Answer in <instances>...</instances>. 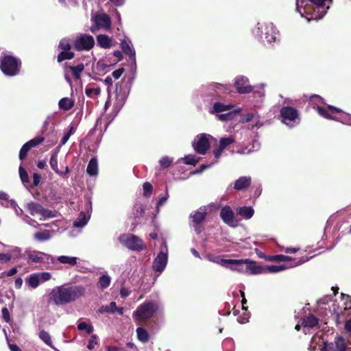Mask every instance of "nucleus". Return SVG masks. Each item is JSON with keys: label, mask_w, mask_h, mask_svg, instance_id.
Returning a JSON list of instances; mask_svg holds the SVG:
<instances>
[{"label": "nucleus", "mask_w": 351, "mask_h": 351, "mask_svg": "<svg viewBox=\"0 0 351 351\" xmlns=\"http://www.w3.org/2000/svg\"><path fill=\"white\" fill-rule=\"evenodd\" d=\"M332 0H296V10L307 21L322 19L330 8Z\"/></svg>", "instance_id": "1"}, {"label": "nucleus", "mask_w": 351, "mask_h": 351, "mask_svg": "<svg viewBox=\"0 0 351 351\" xmlns=\"http://www.w3.org/2000/svg\"><path fill=\"white\" fill-rule=\"evenodd\" d=\"M84 293V289L82 286L56 287L49 293V303L58 306L64 305L76 300Z\"/></svg>", "instance_id": "2"}, {"label": "nucleus", "mask_w": 351, "mask_h": 351, "mask_svg": "<svg viewBox=\"0 0 351 351\" xmlns=\"http://www.w3.org/2000/svg\"><path fill=\"white\" fill-rule=\"evenodd\" d=\"M319 114L327 119H332L341 121L343 123L351 124L349 122L350 117L349 114L343 112L341 109L328 105L326 108L319 106L316 107Z\"/></svg>", "instance_id": "3"}, {"label": "nucleus", "mask_w": 351, "mask_h": 351, "mask_svg": "<svg viewBox=\"0 0 351 351\" xmlns=\"http://www.w3.org/2000/svg\"><path fill=\"white\" fill-rule=\"evenodd\" d=\"M21 61L11 55L5 54L0 60V69L8 76H14L19 73Z\"/></svg>", "instance_id": "4"}, {"label": "nucleus", "mask_w": 351, "mask_h": 351, "mask_svg": "<svg viewBox=\"0 0 351 351\" xmlns=\"http://www.w3.org/2000/svg\"><path fill=\"white\" fill-rule=\"evenodd\" d=\"M241 108H234L232 105H224L219 102L214 104L210 112L216 114L218 119L222 121L231 120L234 117V113H239L241 112Z\"/></svg>", "instance_id": "5"}, {"label": "nucleus", "mask_w": 351, "mask_h": 351, "mask_svg": "<svg viewBox=\"0 0 351 351\" xmlns=\"http://www.w3.org/2000/svg\"><path fill=\"white\" fill-rule=\"evenodd\" d=\"M158 305L154 302H145L133 313V317L138 322H144L150 319L158 311Z\"/></svg>", "instance_id": "6"}, {"label": "nucleus", "mask_w": 351, "mask_h": 351, "mask_svg": "<svg viewBox=\"0 0 351 351\" xmlns=\"http://www.w3.org/2000/svg\"><path fill=\"white\" fill-rule=\"evenodd\" d=\"M26 208L31 215H40V220L55 218L58 215L57 211L45 208L41 204L33 202L27 203Z\"/></svg>", "instance_id": "7"}, {"label": "nucleus", "mask_w": 351, "mask_h": 351, "mask_svg": "<svg viewBox=\"0 0 351 351\" xmlns=\"http://www.w3.org/2000/svg\"><path fill=\"white\" fill-rule=\"evenodd\" d=\"M254 33L257 36L262 39H265V40L269 43L276 40L277 35L276 30L274 25L271 23H258Z\"/></svg>", "instance_id": "8"}, {"label": "nucleus", "mask_w": 351, "mask_h": 351, "mask_svg": "<svg viewBox=\"0 0 351 351\" xmlns=\"http://www.w3.org/2000/svg\"><path fill=\"white\" fill-rule=\"evenodd\" d=\"M119 241L123 245L132 250L140 251L146 247L142 239L130 234L121 235L119 237Z\"/></svg>", "instance_id": "9"}, {"label": "nucleus", "mask_w": 351, "mask_h": 351, "mask_svg": "<svg viewBox=\"0 0 351 351\" xmlns=\"http://www.w3.org/2000/svg\"><path fill=\"white\" fill-rule=\"evenodd\" d=\"M93 25L90 27V31L95 33L99 29L108 30L111 26V20L110 17L104 13L96 14L91 19Z\"/></svg>", "instance_id": "10"}, {"label": "nucleus", "mask_w": 351, "mask_h": 351, "mask_svg": "<svg viewBox=\"0 0 351 351\" xmlns=\"http://www.w3.org/2000/svg\"><path fill=\"white\" fill-rule=\"evenodd\" d=\"M282 122L289 127H293L299 123L298 110L292 107H283L280 110Z\"/></svg>", "instance_id": "11"}, {"label": "nucleus", "mask_w": 351, "mask_h": 351, "mask_svg": "<svg viewBox=\"0 0 351 351\" xmlns=\"http://www.w3.org/2000/svg\"><path fill=\"white\" fill-rule=\"evenodd\" d=\"M168 260V250L165 242L162 243V246L160 253L153 262V269L160 274L165 269Z\"/></svg>", "instance_id": "12"}, {"label": "nucleus", "mask_w": 351, "mask_h": 351, "mask_svg": "<svg viewBox=\"0 0 351 351\" xmlns=\"http://www.w3.org/2000/svg\"><path fill=\"white\" fill-rule=\"evenodd\" d=\"M318 351H350L348 347L346 340L338 337L335 338L334 342L324 343V345L319 346Z\"/></svg>", "instance_id": "13"}, {"label": "nucleus", "mask_w": 351, "mask_h": 351, "mask_svg": "<svg viewBox=\"0 0 351 351\" xmlns=\"http://www.w3.org/2000/svg\"><path fill=\"white\" fill-rule=\"evenodd\" d=\"M213 137L209 134L197 135L193 143V147L195 152L199 154H204L210 147V140Z\"/></svg>", "instance_id": "14"}, {"label": "nucleus", "mask_w": 351, "mask_h": 351, "mask_svg": "<svg viewBox=\"0 0 351 351\" xmlns=\"http://www.w3.org/2000/svg\"><path fill=\"white\" fill-rule=\"evenodd\" d=\"M95 40L92 36L81 34L74 41L75 49L77 51H88L93 47Z\"/></svg>", "instance_id": "15"}, {"label": "nucleus", "mask_w": 351, "mask_h": 351, "mask_svg": "<svg viewBox=\"0 0 351 351\" xmlns=\"http://www.w3.org/2000/svg\"><path fill=\"white\" fill-rule=\"evenodd\" d=\"M51 278L49 272L35 273L29 275L26 278V284L32 289L37 288L41 283H43Z\"/></svg>", "instance_id": "16"}, {"label": "nucleus", "mask_w": 351, "mask_h": 351, "mask_svg": "<svg viewBox=\"0 0 351 351\" xmlns=\"http://www.w3.org/2000/svg\"><path fill=\"white\" fill-rule=\"evenodd\" d=\"M206 215V208L205 207H201L190 215V217L192 219V226L197 234H200L202 232L201 223L204 220Z\"/></svg>", "instance_id": "17"}, {"label": "nucleus", "mask_w": 351, "mask_h": 351, "mask_svg": "<svg viewBox=\"0 0 351 351\" xmlns=\"http://www.w3.org/2000/svg\"><path fill=\"white\" fill-rule=\"evenodd\" d=\"M71 44L69 41L64 38L60 40L59 44V49L61 50L58 56V61L59 62L65 60H71L73 58L74 53L71 51Z\"/></svg>", "instance_id": "18"}, {"label": "nucleus", "mask_w": 351, "mask_h": 351, "mask_svg": "<svg viewBox=\"0 0 351 351\" xmlns=\"http://www.w3.org/2000/svg\"><path fill=\"white\" fill-rule=\"evenodd\" d=\"M308 260V258H300L299 261H294V263H291L290 265H289L288 263H284V264L280 265L267 266L266 267H264L265 273V272L278 273V272L282 271L287 269L299 266V265L304 263L305 262H306Z\"/></svg>", "instance_id": "19"}, {"label": "nucleus", "mask_w": 351, "mask_h": 351, "mask_svg": "<svg viewBox=\"0 0 351 351\" xmlns=\"http://www.w3.org/2000/svg\"><path fill=\"white\" fill-rule=\"evenodd\" d=\"M220 217L229 226L234 228L238 226V221L234 219V213L230 206H226L222 208Z\"/></svg>", "instance_id": "20"}, {"label": "nucleus", "mask_w": 351, "mask_h": 351, "mask_svg": "<svg viewBox=\"0 0 351 351\" xmlns=\"http://www.w3.org/2000/svg\"><path fill=\"white\" fill-rule=\"evenodd\" d=\"M27 262L35 263H44L48 262L50 256L43 252L31 250L27 252Z\"/></svg>", "instance_id": "21"}, {"label": "nucleus", "mask_w": 351, "mask_h": 351, "mask_svg": "<svg viewBox=\"0 0 351 351\" xmlns=\"http://www.w3.org/2000/svg\"><path fill=\"white\" fill-rule=\"evenodd\" d=\"M234 86L240 94L248 93L252 90V88L248 84V79L244 76H239L236 78Z\"/></svg>", "instance_id": "22"}, {"label": "nucleus", "mask_w": 351, "mask_h": 351, "mask_svg": "<svg viewBox=\"0 0 351 351\" xmlns=\"http://www.w3.org/2000/svg\"><path fill=\"white\" fill-rule=\"evenodd\" d=\"M226 261L228 265H226V267L229 268L232 271L243 274H245V263H249L245 259H228Z\"/></svg>", "instance_id": "23"}, {"label": "nucleus", "mask_w": 351, "mask_h": 351, "mask_svg": "<svg viewBox=\"0 0 351 351\" xmlns=\"http://www.w3.org/2000/svg\"><path fill=\"white\" fill-rule=\"evenodd\" d=\"M245 260H247L249 263H245V274L255 275L265 273L264 267L257 265L254 261L249 258Z\"/></svg>", "instance_id": "24"}, {"label": "nucleus", "mask_w": 351, "mask_h": 351, "mask_svg": "<svg viewBox=\"0 0 351 351\" xmlns=\"http://www.w3.org/2000/svg\"><path fill=\"white\" fill-rule=\"evenodd\" d=\"M121 47L123 52L128 56L129 58L135 62V51L131 41L128 38L123 39L121 43Z\"/></svg>", "instance_id": "25"}, {"label": "nucleus", "mask_w": 351, "mask_h": 351, "mask_svg": "<svg viewBox=\"0 0 351 351\" xmlns=\"http://www.w3.org/2000/svg\"><path fill=\"white\" fill-rule=\"evenodd\" d=\"M302 326L304 332H309L311 329L317 328L318 319L314 315L308 316L303 320Z\"/></svg>", "instance_id": "26"}, {"label": "nucleus", "mask_w": 351, "mask_h": 351, "mask_svg": "<svg viewBox=\"0 0 351 351\" xmlns=\"http://www.w3.org/2000/svg\"><path fill=\"white\" fill-rule=\"evenodd\" d=\"M250 121H254V124L252 125V128H260L262 126V123L260 122L259 116L256 113H247L243 115L241 123H248Z\"/></svg>", "instance_id": "27"}, {"label": "nucleus", "mask_w": 351, "mask_h": 351, "mask_svg": "<svg viewBox=\"0 0 351 351\" xmlns=\"http://www.w3.org/2000/svg\"><path fill=\"white\" fill-rule=\"evenodd\" d=\"M234 140L232 138H221L219 141V147L214 151L215 158L217 160L221 155L223 149L229 145L233 143Z\"/></svg>", "instance_id": "28"}, {"label": "nucleus", "mask_w": 351, "mask_h": 351, "mask_svg": "<svg viewBox=\"0 0 351 351\" xmlns=\"http://www.w3.org/2000/svg\"><path fill=\"white\" fill-rule=\"evenodd\" d=\"M252 179L250 176L240 177L235 181L234 188L238 191L245 189L250 185Z\"/></svg>", "instance_id": "29"}, {"label": "nucleus", "mask_w": 351, "mask_h": 351, "mask_svg": "<svg viewBox=\"0 0 351 351\" xmlns=\"http://www.w3.org/2000/svg\"><path fill=\"white\" fill-rule=\"evenodd\" d=\"M54 230H49L38 231L34 234V238L35 240L40 242L46 241L52 237V235L54 234Z\"/></svg>", "instance_id": "30"}, {"label": "nucleus", "mask_w": 351, "mask_h": 351, "mask_svg": "<svg viewBox=\"0 0 351 351\" xmlns=\"http://www.w3.org/2000/svg\"><path fill=\"white\" fill-rule=\"evenodd\" d=\"M237 214L245 219H250L254 215V211L251 206L240 207L237 210Z\"/></svg>", "instance_id": "31"}, {"label": "nucleus", "mask_w": 351, "mask_h": 351, "mask_svg": "<svg viewBox=\"0 0 351 351\" xmlns=\"http://www.w3.org/2000/svg\"><path fill=\"white\" fill-rule=\"evenodd\" d=\"M86 172L90 176H95L97 175L98 164L96 158H93L90 159L87 166Z\"/></svg>", "instance_id": "32"}, {"label": "nucleus", "mask_w": 351, "mask_h": 351, "mask_svg": "<svg viewBox=\"0 0 351 351\" xmlns=\"http://www.w3.org/2000/svg\"><path fill=\"white\" fill-rule=\"evenodd\" d=\"M74 106V101L69 97L62 98L58 102V107L63 110H69Z\"/></svg>", "instance_id": "33"}, {"label": "nucleus", "mask_w": 351, "mask_h": 351, "mask_svg": "<svg viewBox=\"0 0 351 351\" xmlns=\"http://www.w3.org/2000/svg\"><path fill=\"white\" fill-rule=\"evenodd\" d=\"M97 41L98 45L104 49L110 48L112 45L111 38L106 35H99L97 37Z\"/></svg>", "instance_id": "34"}, {"label": "nucleus", "mask_w": 351, "mask_h": 351, "mask_svg": "<svg viewBox=\"0 0 351 351\" xmlns=\"http://www.w3.org/2000/svg\"><path fill=\"white\" fill-rule=\"evenodd\" d=\"M110 282L111 278L108 274H104L99 278L97 286L100 289L104 290L110 286Z\"/></svg>", "instance_id": "35"}, {"label": "nucleus", "mask_w": 351, "mask_h": 351, "mask_svg": "<svg viewBox=\"0 0 351 351\" xmlns=\"http://www.w3.org/2000/svg\"><path fill=\"white\" fill-rule=\"evenodd\" d=\"M49 164H50L51 169L56 173H58L60 176L63 175V172L60 171L58 167V153L57 152H54L52 154L51 158H50Z\"/></svg>", "instance_id": "36"}, {"label": "nucleus", "mask_w": 351, "mask_h": 351, "mask_svg": "<svg viewBox=\"0 0 351 351\" xmlns=\"http://www.w3.org/2000/svg\"><path fill=\"white\" fill-rule=\"evenodd\" d=\"M270 260L278 262H285V263L290 265L291 263H293L294 261H299L300 259L292 258L289 256L278 254L273 256Z\"/></svg>", "instance_id": "37"}, {"label": "nucleus", "mask_w": 351, "mask_h": 351, "mask_svg": "<svg viewBox=\"0 0 351 351\" xmlns=\"http://www.w3.org/2000/svg\"><path fill=\"white\" fill-rule=\"evenodd\" d=\"M57 260L62 264L75 265L77 264V258L74 256H60L57 258Z\"/></svg>", "instance_id": "38"}, {"label": "nucleus", "mask_w": 351, "mask_h": 351, "mask_svg": "<svg viewBox=\"0 0 351 351\" xmlns=\"http://www.w3.org/2000/svg\"><path fill=\"white\" fill-rule=\"evenodd\" d=\"M136 335H137L138 339L143 343H146L149 341V333L143 328H141V327L137 328Z\"/></svg>", "instance_id": "39"}, {"label": "nucleus", "mask_w": 351, "mask_h": 351, "mask_svg": "<svg viewBox=\"0 0 351 351\" xmlns=\"http://www.w3.org/2000/svg\"><path fill=\"white\" fill-rule=\"evenodd\" d=\"M88 221V218L84 213H81L80 217L73 222V226L76 228H82L85 226Z\"/></svg>", "instance_id": "40"}, {"label": "nucleus", "mask_w": 351, "mask_h": 351, "mask_svg": "<svg viewBox=\"0 0 351 351\" xmlns=\"http://www.w3.org/2000/svg\"><path fill=\"white\" fill-rule=\"evenodd\" d=\"M127 94L124 93H119L117 88L116 89V103L115 106L120 109L123 105L124 104L126 99Z\"/></svg>", "instance_id": "41"}, {"label": "nucleus", "mask_w": 351, "mask_h": 351, "mask_svg": "<svg viewBox=\"0 0 351 351\" xmlns=\"http://www.w3.org/2000/svg\"><path fill=\"white\" fill-rule=\"evenodd\" d=\"M39 337L40 339L43 341L47 345L53 348L52 345V341L51 339L50 335L45 330H43L39 332Z\"/></svg>", "instance_id": "42"}, {"label": "nucleus", "mask_w": 351, "mask_h": 351, "mask_svg": "<svg viewBox=\"0 0 351 351\" xmlns=\"http://www.w3.org/2000/svg\"><path fill=\"white\" fill-rule=\"evenodd\" d=\"M206 258L209 261L217 263L223 267H226V265H228V262L226 261H228V259L220 258L219 257L214 256L213 255L211 254L208 255Z\"/></svg>", "instance_id": "43"}, {"label": "nucleus", "mask_w": 351, "mask_h": 351, "mask_svg": "<svg viewBox=\"0 0 351 351\" xmlns=\"http://www.w3.org/2000/svg\"><path fill=\"white\" fill-rule=\"evenodd\" d=\"M84 66L83 64H79L75 66H70V69L76 79L80 77L81 73L83 71Z\"/></svg>", "instance_id": "44"}, {"label": "nucleus", "mask_w": 351, "mask_h": 351, "mask_svg": "<svg viewBox=\"0 0 351 351\" xmlns=\"http://www.w3.org/2000/svg\"><path fill=\"white\" fill-rule=\"evenodd\" d=\"M144 209L141 204H136L133 208L132 215L134 219L140 218L143 216Z\"/></svg>", "instance_id": "45"}, {"label": "nucleus", "mask_w": 351, "mask_h": 351, "mask_svg": "<svg viewBox=\"0 0 351 351\" xmlns=\"http://www.w3.org/2000/svg\"><path fill=\"white\" fill-rule=\"evenodd\" d=\"M182 160L186 165H195L199 161V158L194 155L186 156Z\"/></svg>", "instance_id": "46"}, {"label": "nucleus", "mask_w": 351, "mask_h": 351, "mask_svg": "<svg viewBox=\"0 0 351 351\" xmlns=\"http://www.w3.org/2000/svg\"><path fill=\"white\" fill-rule=\"evenodd\" d=\"M77 328L80 330H86L88 334H90L93 331V326L84 322L79 323Z\"/></svg>", "instance_id": "47"}, {"label": "nucleus", "mask_w": 351, "mask_h": 351, "mask_svg": "<svg viewBox=\"0 0 351 351\" xmlns=\"http://www.w3.org/2000/svg\"><path fill=\"white\" fill-rule=\"evenodd\" d=\"M19 175L21 181L24 184H28L29 182L28 174L22 166L19 167Z\"/></svg>", "instance_id": "48"}, {"label": "nucleus", "mask_w": 351, "mask_h": 351, "mask_svg": "<svg viewBox=\"0 0 351 351\" xmlns=\"http://www.w3.org/2000/svg\"><path fill=\"white\" fill-rule=\"evenodd\" d=\"M9 204H10V206H12L14 209V211H15V213L16 214V215L21 217V219H23V215H25L23 214V210L17 206L16 202L13 199H11L9 201Z\"/></svg>", "instance_id": "49"}, {"label": "nucleus", "mask_w": 351, "mask_h": 351, "mask_svg": "<svg viewBox=\"0 0 351 351\" xmlns=\"http://www.w3.org/2000/svg\"><path fill=\"white\" fill-rule=\"evenodd\" d=\"M172 162L173 158L168 156H164L159 160V163L162 168H167L169 167Z\"/></svg>", "instance_id": "50"}, {"label": "nucleus", "mask_w": 351, "mask_h": 351, "mask_svg": "<svg viewBox=\"0 0 351 351\" xmlns=\"http://www.w3.org/2000/svg\"><path fill=\"white\" fill-rule=\"evenodd\" d=\"M22 219L23 221H25L26 223L31 226L32 227L36 228L40 226L36 220L32 219L30 217H29L27 215H23Z\"/></svg>", "instance_id": "51"}, {"label": "nucleus", "mask_w": 351, "mask_h": 351, "mask_svg": "<svg viewBox=\"0 0 351 351\" xmlns=\"http://www.w3.org/2000/svg\"><path fill=\"white\" fill-rule=\"evenodd\" d=\"M43 141H44L43 137H37V138H33V139L29 141L28 142L26 143V144L31 149V148L34 147L36 145L40 144Z\"/></svg>", "instance_id": "52"}, {"label": "nucleus", "mask_w": 351, "mask_h": 351, "mask_svg": "<svg viewBox=\"0 0 351 351\" xmlns=\"http://www.w3.org/2000/svg\"><path fill=\"white\" fill-rule=\"evenodd\" d=\"M85 93L87 96L92 97L93 95H98L100 94L99 88H86Z\"/></svg>", "instance_id": "53"}, {"label": "nucleus", "mask_w": 351, "mask_h": 351, "mask_svg": "<svg viewBox=\"0 0 351 351\" xmlns=\"http://www.w3.org/2000/svg\"><path fill=\"white\" fill-rule=\"evenodd\" d=\"M117 305L114 302H110L108 306H102L101 311L114 313L116 311Z\"/></svg>", "instance_id": "54"}, {"label": "nucleus", "mask_w": 351, "mask_h": 351, "mask_svg": "<svg viewBox=\"0 0 351 351\" xmlns=\"http://www.w3.org/2000/svg\"><path fill=\"white\" fill-rule=\"evenodd\" d=\"M29 149H30V148L29 147V146H27V145L26 143H25L23 145V147H21V149L20 150V152H19L20 160H23L26 157V155Z\"/></svg>", "instance_id": "55"}, {"label": "nucleus", "mask_w": 351, "mask_h": 351, "mask_svg": "<svg viewBox=\"0 0 351 351\" xmlns=\"http://www.w3.org/2000/svg\"><path fill=\"white\" fill-rule=\"evenodd\" d=\"M143 191H144V195L145 197H149L152 192V186L149 182H145L143 184Z\"/></svg>", "instance_id": "56"}, {"label": "nucleus", "mask_w": 351, "mask_h": 351, "mask_svg": "<svg viewBox=\"0 0 351 351\" xmlns=\"http://www.w3.org/2000/svg\"><path fill=\"white\" fill-rule=\"evenodd\" d=\"M53 117H54V114H50L49 116L47 117V118L45 119L44 123H43V130H47V128H48V126L50 123H51L53 119Z\"/></svg>", "instance_id": "57"}, {"label": "nucleus", "mask_w": 351, "mask_h": 351, "mask_svg": "<svg viewBox=\"0 0 351 351\" xmlns=\"http://www.w3.org/2000/svg\"><path fill=\"white\" fill-rule=\"evenodd\" d=\"M97 342L96 336L95 335H92L90 339L88 341V343L87 348L89 350H93L95 348V346L97 344Z\"/></svg>", "instance_id": "58"}, {"label": "nucleus", "mask_w": 351, "mask_h": 351, "mask_svg": "<svg viewBox=\"0 0 351 351\" xmlns=\"http://www.w3.org/2000/svg\"><path fill=\"white\" fill-rule=\"evenodd\" d=\"M12 258V255L11 254H0V261L8 263Z\"/></svg>", "instance_id": "59"}, {"label": "nucleus", "mask_w": 351, "mask_h": 351, "mask_svg": "<svg viewBox=\"0 0 351 351\" xmlns=\"http://www.w3.org/2000/svg\"><path fill=\"white\" fill-rule=\"evenodd\" d=\"M168 198H169V195L167 193L165 195H164L162 197H160V198L157 202V205H156L157 208L158 209L160 206H162L167 202Z\"/></svg>", "instance_id": "60"}, {"label": "nucleus", "mask_w": 351, "mask_h": 351, "mask_svg": "<svg viewBox=\"0 0 351 351\" xmlns=\"http://www.w3.org/2000/svg\"><path fill=\"white\" fill-rule=\"evenodd\" d=\"M124 69L120 68L112 72V75L115 80H118L123 73Z\"/></svg>", "instance_id": "61"}, {"label": "nucleus", "mask_w": 351, "mask_h": 351, "mask_svg": "<svg viewBox=\"0 0 351 351\" xmlns=\"http://www.w3.org/2000/svg\"><path fill=\"white\" fill-rule=\"evenodd\" d=\"M16 272H17L16 268L14 267V268H12L10 270H9L8 272H2L1 274L0 277L3 278L5 275H6L8 276H12L15 275L16 274Z\"/></svg>", "instance_id": "62"}, {"label": "nucleus", "mask_w": 351, "mask_h": 351, "mask_svg": "<svg viewBox=\"0 0 351 351\" xmlns=\"http://www.w3.org/2000/svg\"><path fill=\"white\" fill-rule=\"evenodd\" d=\"M249 318H250L249 313L245 312L242 317H239L238 318V322L241 324H244V323H246L247 322H248Z\"/></svg>", "instance_id": "63"}, {"label": "nucleus", "mask_w": 351, "mask_h": 351, "mask_svg": "<svg viewBox=\"0 0 351 351\" xmlns=\"http://www.w3.org/2000/svg\"><path fill=\"white\" fill-rule=\"evenodd\" d=\"M10 254L12 255V258H18L21 254V249L17 247H15L11 250V252Z\"/></svg>", "instance_id": "64"}]
</instances>
